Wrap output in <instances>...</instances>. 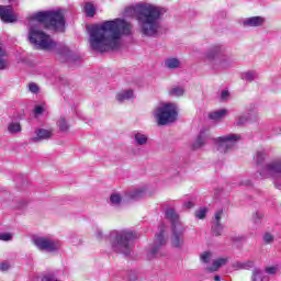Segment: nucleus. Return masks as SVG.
I'll return each mask as SVG.
<instances>
[{
  "instance_id": "obj_1",
  "label": "nucleus",
  "mask_w": 281,
  "mask_h": 281,
  "mask_svg": "<svg viewBox=\"0 0 281 281\" xmlns=\"http://www.w3.org/2000/svg\"><path fill=\"white\" fill-rule=\"evenodd\" d=\"M131 30H133V25L122 19L108 20L100 24H93L87 29L89 47L100 54L120 49L122 36H128Z\"/></svg>"
},
{
  "instance_id": "obj_2",
  "label": "nucleus",
  "mask_w": 281,
  "mask_h": 281,
  "mask_svg": "<svg viewBox=\"0 0 281 281\" xmlns=\"http://www.w3.org/2000/svg\"><path fill=\"white\" fill-rule=\"evenodd\" d=\"M166 8L153 3L136 5V21L139 33L146 38H157L164 31V15Z\"/></svg>"
},
{
  "instance_id": "obj_3",
  "label": "nucleus",
  "mask_w": 281,
  "mask_h": 281,
  "mask_svg": "<svg viewBox=\"0 0 281 281\" xmlns=\"http://www.w3.org/2000/svg\"><path fill=\"white\" fill-rule=\"evenodd\" d=\"M202 60L213 71H226V69H232L234 63H236L233 56L227 55V47L223 44L212 45L203 54Z\"/></svg>"
},
{
  "instance_id": "obj_4",
  "label": "nucleus",
  "mask_w": 281,
  "mask_h": 281,
  "mask_svg": "<svg viewBox=\"0 0 281 281\" xmlns=\"http://www.w3.org/2000/svg\"><path fill=\"white\" fill-rule=\"evenodd\" d=\"M38 24L46 25V27H53L56 32H64L65 14L63 13V10L36 12L29 18V27H31V25H36L38 27Z\"/></svg>"
},
{
  "instance_id": "obj_5",
  "label": "nucleus",
  "mask_w": 281,
  "mask_h": 281,
  "mask_svg": "<svg viewBox=\"0 0 281 281\" xmlns=\"http://www.w3.org/2000/svg\"><path fill=\"white\" fill-rule=\"evenodd\" d=\"M137 238V233L131 229L111 231L109 239L112 245L113 251L116 254H123V256H130L133 246L131 243Z\"/></svg>"
},
{
  "instance_id": "obj_6",
  "label": "nucleus",
  "mask_w": 281,
  "mask_h": 281,
  "mask_svg": "<svg viewBox=\"0 0 281 281\" xmlns=\"http://www.w3.org/2000/svg\"><path fill=\"white\" fill-rule=\"evenodd\" d=\"M166 218L171 221L172 233L170 237L171 247L182 249L186 247V227L179 220V214L175 209H167L165 212Z\"/></svg>"
},
{
  "instance_id": "obj_7",
  "label": "nucleus",
  "mask_w": 281,
  "mask_h": 281,
  "mask_svg": "<svg viewBox=\"0 0 281 281\" xmlns=\"http://www.w3.org/2000/svg\"><path fill=\"white\" fill-rule=\"evenodd\" d=\"M29 41L34 45L35 49H45L47 52L56 47V42L52 40V36L40 30L37 25L29 26Z\"/></svg>"
},
{
  "instance_id": "obj_8",
  "label": "nucleus",
  "mask_w": 281,
  "mask_h": 281,
  "mask_svg": "<svg viewBox=\"0 0 281 281\" xmlns=\"http://www.w3.org/2000/svg\"><path fill=\"white\" fill-rule=\"evenodd\" d=\"M153 115L159 126L172 124V122L177 121V115H179L177 104L161 102L154 109Z\"/></svg>"
},
{
  "instance_id": "obj_9",
  "label": "nucleus",
  "mask_w": 281,
  "mask_h": 281,
  "mask_svg": "<svg viewBox=\"0 0 281 281\" xmlns=\"http://www.w3.org/2000/svg\"><path fill=\"white\" fill-rule=\"evenodd\" d=\"M260 177H272L273 184L278 190H281V161L280 159L272 160L266 164L259 171Z\"/></svg>"
},
{
  "instance_id": "obj_10",
  "label": "nucleus",
  "mask_w": 281,
  "mask_h": 281,
  "mask_svg": "<svg viewBox=\"0 0 281 281\" xmlns=\"http://www.w3.org/2000/svg\"><path fill=\"white\" fill-rule=\"evenodd\" d=\"M33 245L38 249L40 251H47L48 254H54V251H58L63 244H60V240L54 239L52 237L47 236H35L32 239Z\"/></svg>"
},
{
  "instance_id": "obj_11",
  "label": "nucleus",
  "mask_w": 281,
  "mask_h": 281,
  "mask_svg": "<svg viewBox=\"0 0 281 281\" xmlns=\"http://www.w3.org/2000/svg\"><path fill=\"white\" fill-rule=\"evenodd\" d=\"M240 140V135L238 134H227L215 138V147L220 153H227L232 150L236 144Z\"/></svg>"
},
{
  "instance_id": "obj_12",
  "label": "nucleus",
  "mask_w": 281,
  "mask_h": 281,
  "mask_svg": "<svg viewBox=\"0 0 281 281\" xmlns=\"http://www.w3.org/2000/svg\"><path fill=\"white\" fill-rule=\"evenodd\" d=\"M166 232V226L161 225L159 229V234L156 235L154 246L149 248L147 251V259L153 260V258H159L164 256V251L161 248L166 245V238L164 237V233Z\"/></svg>"
},
{
  "instance_id": "obj_13",
  "label": "nucleus",
  "mask_w": 281,
  "mask_h": 281,
  "mask_svg": "<svg viewBox=\"0 0 281 281\" xmlns=\"http://www.w3.org/2000/svg\"><path fill=\"white\" fill-rule=\"evenodd\" d=\"M0 19L2 23H16L18 16L12 5L0 4Z\"/></svg>"
},
{
  "instance_id": "obj_14",
  "label": "nucleus",
  "mask_w": 281,
  "mask_h": 281,
  "mask_svg": "<svg viewBox=\"0 0 281 281\" xmlns=\"http://www.w3.org/2000/svg\"><path fill=\"white\" fill-rule=\"evenodd\" d=\"M267 20L265 16L256 15V16H250V18H245L241 21L243 27H262Z\"/></svg>"
},
{
  "instance_id": "obj_15",
  "label": "nucleus",
  "mask_w": 281,
  "mask_h": 281,
  "mask_svg": "<svg viewBox=\"0 0 281 281\" xmlns=\"http://www.w3.org/2000/svg\"><path fill=\"white\" fill-rule=\"evenodd\" d=\"M54 135V131L40 128L35 131V137L31 138V142L38 143L43 142L44 139H52Z\"/></svg>"
},
{
  "instance_id": "obj_16",
  "label": "nucleus",
  "mask_w": 281,
  "mask_h": 281,
  "mask_svg": "<svg viewBox=\"0 0 281 281\" xmlns=\"http://www.w3.org/2000/svg\"><path fill=\"white\" fill-rule=\"evenodd\" d=\"M211 137L212 136L210 135L209 131H201L193 143V148H203V146L210 142Z\"/></svg>"
},
{
  "instance_id": "obj_17",
  "label": "nucleus",
  "mask_w": 281,
  "mask_h": 281,
  "mask_svg": "<svg viewBox=\"0 0 281 281\" xmlns=\"http://www.w3.org/2000/svg\"><path fill=\"white\" fill-rule=\"evenodd\" d=\"M165 69H169V71H176V69H181V59L176 57H168L164 63Z\"/></svg>"
},
{
  "instance_id": "obj_18",
  "label": "nucleus",
  "mask_w": 281,
  "mask_h": 281,
  "mask_svg": "<svg viewBox=\"0 0 281 281\" xmlns=\"http://www.w3.org/2000/svg\"><path fill=\"white\" fill-rule=\"evenodd\" d=\"M135 98V92L131 89L123 90L116 94L117 102H126V100H133Z\"/></svg>"
},
{
  "instance_id": "obj_19",
  "label": "nucleus",
  "mask_w": 281,
  "mask_h": 281,
  "mask_svg": "<svg viewBox=\"0 0 281 281\" xmlns=\"http://www.w3.org/2000/svg\"><path fill=\"white\" fill-rule=\"evenodd\" d=\"M227 109L216 110L209 114V117L213 120V122H221V120H224V117L227 116Z\"/></svg>"
},
{
  "instance_id": "obj_20",
  "label": "nucleus",
  "mask_w": 281,
  "mask_h": 281,
  "mask_svg": "<svg viewBox=\"0 0 281 281\" xmlns=\"http://www.w3.org/2000/svg\"><path fill=\"white\" fill-rule=\"evenodd\" d=\"M227 262H228L227 258H218L213 261L212 267H209L206 269L210 273H213V271H218V269H221V267H225V265H227Z\"/></svg>"
},
{
  "instance_id": "obj_21",
  "label": "nucleus",
  "mask_w": 281,
  "mask_h": 281,
  "mask_svg": "<svg viewBox=\"0 0 281 281\" xmlns=\"http://www.w3.org/2000/svg\"><path fill=\"white\" fill-rule=\"evenodd\" d=\"M134 144L136 146H146L148 144V136L139 132L134 133Z\"/></svg>"
},
{
  "instance_id": "obj_22",
  "label": "nucleus",
  "mask_w": 281,
  "mask_h": 281,
  "mask_svg": "<svg viewBox=\"0 0 281 281\" xmlns=\"http://www.w3.org/2000/svg\"><path fill=\"white\" fill-rule=\"evenodd\" d=\"M7 56L8 53H5L3 46L0 45V71H3V69H8V67H10Z\"/></svg>"
},
{
  "instance_id": "obj_23",
  "label": "nucleus",
  "mask_w": 281,
  "mask_h": 281,
  "mask_svg": "<svg viewBox=\"0 0 281 281\" xmlns=\"http://www.w3.org/2000/svg\"><path fill=\"white\" fill-rule=\"evenodd\" d=\"M183 93H186V89L181 86H173L169 89L171 98H182Z\"/></svg>"
},
{
  "instance_id": "obj_24",
  "label": "nucleus",
  "mask_w": 281,
  "mask_h": 281,
  "mask_svg": "<svg viewBox=\"0 0 281 281\" xmlns=\"http://www.w3.org/2000/svg\"><path fill=\"white\" fill-rule=\"evenodd\" d=\"M258 78V72L256 70H248L241 74V80L245 82H254Z\"/></svg>"
},
{
  "instance_id": "obj_25",
  "label": "nucleus",
  "mask_w": 281,
  "mask_h": 281,
  "mask_svg": "<svg viewBox=\"0 0 281 281\" xmlns=\"http://www.w3.org/2000/svg\"><path fill=\"white\" fill-rule=\"evenodd\" d=\"M86 16H89L90 19H93L95 16V5L91 2H87L83 7Z\"/></svg>"
},
{
  "instance_id": "obj_26",
  "label": "nucleus",
  "mask_w": 281,
  "mask_h": 281,
  "mask_svg": "<svg viewBox=\"0 0 281 281\" xmlns=\"http://www.w3.org/2000/svg\"><path fill=\"white\" fill-rule=\"evenodd\" d=\"M22 128H21V123L19 122H11L8 125V132L11 135H16L18 133H21Z\"/></svg>"
},
{
  "instance_id": "obj_27",
  "label": "nucleus",
  "mask_w": 281,
  "mask_h": 281,
  "mask_svg": "<svg viewBox=\"0 0 281 281\" xmlns=\"http://www.w3.org/2000/svg\"><path fill=\"white\" fill-rule=\"evenodd\" d=\"M265 159H267V151L260 150V151L256 153V155H255L256 164H258V165L263 164Z\"/></svg>"
},
{
  "instance_id": "obj_28",
  "label": "nucleus",
  "mask_w": 281,
  "mask_h": 281,
  "mask_svg": "<svg viewBox=\"0 0 281 281\" xmlns=\"http://www.w3.org/2000/svg\"><path fill=\"white\" fill-rule=\"evenodd\" d=\"M144 189H135L128 193L130 199H142L144 198Z\"/></svg>"
},
{
  "instance_id": "obj_29",
  "label": "nucleus",
  "mask_w": 281,
  "mask_h": 281,
  "mask_svg": "<svg viewBox=\"0 0 281 281\" xmlns=\"http://www.w3.org/2000/svg\"><path fill=\"white\" fill-rule=\"evenodd\" d=\"M212 232L215 236H221L223 234V224L221 223H213Z\"/></svg>"
},
{
  "instance_id": "obj_30",
  "label": "nucleus",
  "mask_w": 281,
  "mask_h": 281,
  "mask_svg": "<svg viewBox=\"0 0 281 281\" xmlns=\"http://www.w3.org/2000/svg\"><path fill=\"white\" fill-rule=\"evenodd\" d=\"M58 126L63 133H67V131H69V124L67 123V120H65V117L59 119Z\"/></svg>"
},
{
  "instance_id": "obj_31",
  "label": "nucleus",
  "mask_w": 281,
  "mask_h": 281,
  "mask_svg": "<svg viewBox=\"0 0 281 281\" xmlns=\"http://www.w3.org/2000/svg\"><path fill=\"white\" fill-rule=\"evenodd\" d=\"M110 203H112V205H120L122 203V195H120V193H113L110 196Z\"/></svg>"
},
{
  "instance_id": "obj_32",
  "label": "nucleus",
  "mask_w": 281,
  "mask_h": 281,
  "mask_svg": "<svg viewBox=\"0 0 281 281\" xmlns=\"http://www.w3.org/2000/svg\"><path fill=\"white\" fill-rule=\"evenodd\" d=\"M206 214H207V209H206V207H200V209L195 212V216H196L198 218H200L201 221H202L203 218H205Z\"/></svg>"
},
{
  "instance_id": "obj_33",
  "label": "nucleus",
  "mask_w": 281,
  "mask_h": 281,
  "mask_svg": "<svg viewBox=\"0 0 281 281\" xmlns=\"http://www.w3.org/2000/svg\"><path fill=\"white\" fill-rule=\"evenodd\" d=\"M201 262H204L205 265H207V262H210V260H212V254L211 252H203L200 256Z\"/></svg>"
},
{
  "instance_id": "obj_34",
  "label": "nucleus",
  "mask_w": 281,
  "mask_h": 281,
  "mask_svg": "<svg viewBox=\"0 0 281 281\" xmlns=\"http://www.w3.org/2000/svg\"><path fill=\"white\" fill-rule=\"evenodd\" d=\"M252 281H262V271L255 269L252 272Z\"/></svg>"
},
{
  "instance_id": "obj_35",
  "label": "nucleus",
  "mask_w": 281,
  "mask_h": 281,
  "mask_svg": "<svg viewBox=\"0 0 281 281\" xmlns=\"http://www.w3.org/2000/svg\"><path fill=\"white\" fill-rule=\"evenodd\" d=\"M42 281H58V278L54 273H47L42 278Z\"/></svg>"
},
{
  "instance_id": "obj_36",
  "label": "nucleus",
  "mask_w": 281,
  "mask_h": 281,
  "mask_svg": "<svg viewBox=\"0 0 281 281\" xmlns=\"http://www.w3.org/2000/svg\"><path fill=\"white\" fill-rule=\"evenodd\" d=\"M247 120L248 119L245 115L237 116L236 117V125L237 126H243V124H246Z\"/></svg>"
},
{
  "instance_id": "obj_37",
  "label": "nucleus",
  "mask_w": 281,
  "mask_h": 281,
  "mask_svg": "<svg viewBox=\"0 0 281 281\" xmlns=\"http://www.w3.org/2000/svg\"><path fill=\"white\" fill-rule=\"evenodd\" d=\"M0 240H4L5 243H8V240H12V234L11 233L0 234Z\"/></svg>"
},
{
  "instance_id": "obj_38",
  "label": "nucleus",
  "mask_w": 281,
  "mask_h": 281,
  "mask_svg": "<svg viewBox=\"0 0 281 281\" xmlns=\"http://www.w3.org/2000/svg\"><path fill=\"white\" fill-rule=\"evenodd\" d=\"M45 113V108L43 105H36L34 109L35 115H43Z\"/></svg>"
},
{
  "instance_id": "obj_39",
  "label": "nucleus",
  "mask_w": 281,
  "mask_h": 281,
  "mask_svg": "<svg viewBox=\"0 0 281 281\" xmlns=\"http://www.w3.org/2000/svg\"><path fill=\"white\" fill-rule=\"evenodd\" d=\"M221 100H222L223 102H227V100H229V91L223 90V91L221 92Z\"/></svg>"
},
{
  "instance_id": "obj_40",
  "label": "nucleus",
  "mask_w": 281,
  "mask_h": 281,
  "mask_svg": "<svg viewBox=\"0 0 281 281\" xmlns=\"http://www.w3.org/2000/svg\"><path fill=\"white\" fill-rule=\"evenodd\" d=\"M221 218H223V210H220L215 213V218L213 223H221Z\"/></svg>"
},
{
  "instance_id": "obj_41",
  "label": "nucleus",
  "mask_w": 281,
  "mask_h": 281,
  "mask_svg": "<svg viewBox=\"0 0 281 281\" xmlns=\"http://www.w3.org/2000/svg\"><path fill=\"white\" fill-rule=\"evenodd\" d=\"M263 241L269 244V243H273V235H271V233H266L263 235Z\"/></svg>"
},
{
  "instance_id": "obj_42",
  "label": "nucleus",
  "mask_w": 281,
  "mask_h": 281,
  "mask_svg": "<svg viewBox=\"0 0 281 281\" xmlns=\"http://www.w3.org/2000/svg\"><path fill=\"white\" fill-rule=\"evenodd\" d=\"M10 262L8 261H2L0 262V271H8L10 269Z\"/></svg>"
},
{
  "instance_id": "obj_43",
  "label": "nucleus",
  "mask_w": 281,
  "mask_h": 281,
  "mask_svg": "<svg viewBox=\"0 0 281 281\" xmlns=\"http://www.w3.org/2000/svg\"><path fill=\"white\" fill-rule=\"evenodd\" d=\"M94 236L98 240H102V238H104V233L100 228H97Z\"/></svg>"
},
{
  "instance_id": "obj_44",
  "label": "nucleus",
  "mask_w": 281,
  "mask_h": 281,
  "mask_svg": "<svg viewBox=\"0 0 281 281\" xmlns=\"http://www.w3.org/2000/svg\"><path fill=\"white\" fill-rule=\"evenodd\" d=\"M29 91H31V93H36L38 91V86L34 82L30 83Z\"/></svg>"
},
{
  "instance_id": "obj_45",
  "label": "nucleus",
  "mask_w": 281,
  "mask_h": 281,
  "mask_svg": "<svg viewBox=\"0 0 281 281\" xmlns=\"http://www.w3.org/2000/svg\"><path fill=\"white\" fill-rule=\"evenodd\" d=\"M266 273H269L270 276H276V273H278V268L276 267L266 268Z\"/></svg>"
},
{
  "instance_id": "obj_46",
  "label": "nucleus",
  "mask_w": 281,
  "mask_h": 281,
  "mask_svg": "<svg viewBox=\"0 0 281 281\" xmlns=\"http://www.w3.org/2000/svg\"><path fill=\"white\" fill-rule=\"evenodd\" d=\"M255 223H258V221H260V218H262V213L257 212L254 216H252Z\"/></svg>"
},
{
  "instance_id": "obj_47",
  "label": "nucleus",
  "mask_w": 281,
  "mask_h": 281,
  "mask_svg": "<svg viewBox=\"0 0 281 281\" xmlns=\"http://www.w3.org/2000/svg\"><path fill=\"white\" fill-rule=\"evenodd\" d=\"M184 207H187V210H190L191 207H194V203L188 201V202H184Z\"/></svg>"
},
{
  "instance_id": "obj_48",
  "label": "nucleus",
  "mask_w": 281,
  "mask_h": 281,
  "mask_svg": "<svg viewBox=\"0 0 281 281\" xmlns=\"http://www.w3.org/2000/svg\"><path fill=\"white\" fill-rule=\"evenodd\" d=\"M233 267H234L235 269H243V263L236 262V263L233 265Z\"/></svg>"
},
{
  "instance_id": "obj_49",
  "label": "nucleus",
  "mask_w": 281,
  "mask_h": 281,
  "mask_svg": "<svg viewBox=\"0 0 281 281\" xmlns=\"http://www.w3.org/2000/svg\"><path fill=\"white\" fill-rule=\"evenodd\" d=\"M214 280H215V281H221V277H220V276H215V277H214Z\"/></svg>"
},
{
  "instance_id": "obj_50",
  "label": "nucleus",
  "mask_w": 281,
  "mask_h": 281,
  "mask_svg": "<svg viewBox=\"0 0 281 281\" xmlns=\"http://www.w3.org/2000/svg\"><path fill=\"white\" fill-rule=\"evenodd\" d=\"M281 134V126L279 127V132H277V135Z\"/></svg>"
},
{
  "instance_id": "obj_51",
  "label": "nucleus",
  "mask_w": 281,
  "mask_h": 281,
  "mask_svg": "<svg viewBox=\"0 0 281 281\" xmlns=\"http://www.w3.org/2000/svg\"><path fill=\"white\" fill-rule=\"evenodd\" d=\"M245 186H249V182H246Z\"/></svg>"
}]
</instances>
